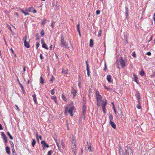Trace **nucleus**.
<instances>
[{
	"label": "nucleus",
	"mask_w": 155,
	"mask_h": 155,
	"mask_svg": "<svg viewBox=\"0 0 155 155\" xmlns=\"http://www.w3.org/2000/svg\"><path fill=\"white\" fill-rule=\"evenodd\" d=\"M128 9L127 7H126L125 8V15L126 16V18L127 19L128 18Z\"/></svg>",
	"instance_id": "a211bd4d"
},
{
	"label": "nucleus",
	"mask_w": 155,
	"mask_h": 155,
	"mask_svg": "<svg viewBox=\"0 0 155 155\" xmlns=\"http://www.w3.org/2000/svg\"><path fill=\"white\" fill-rule=\"evenodd\" d=\"M107 103V101L106 100L103 101L101 104L102 108H106V106Z\"/></svg>",
	"instance_id": "9b49d317"
},
{
	"label": "nucleus",
	"mask_w": 155,
	"mask_h": 155,
	"mask_svg": "<svg viewBox=\"0 0 155 155\" xmlns=\"http://www.w3.org/2000/svg\"><path fill=\"white\" fill-rule=\"evenodd\" d=\"M51 94L52 95H54V89H53L51 91Z\"/></svg>",
	"instance_id": "49530a36"
},
{
	"label": "nucleus",
	"mask_w": 155,
	"mask_h": 155,
	"mask_svg": "<svg viewBox=\"0 0 155 155\" xmlns=\"http://www.w3.org/2000/svg\"><path fill=\"white\" fill-rule=\"evenodd\" d=\"M68 70H64V69H63L62 70V73L65 74H68Z\"/></svg>",
	"instance_id": "f704fd0d"
},
{
	"label": "nucleus",
	"mask_w": 155,
	"mask_h": 155,
	"mask_svg": "<svg viewBox=\"0 0 155 155\" xmlns=\"http://www.w3.org/2000/svg\"><path fill=\"white\" fill-rule=\"evenodd\" d=\"M120 64L122 68H124L125 66V64L127 62L126 59H123L122 57H120Z\"/></svg>",
	"instance_id": "20e7f679"
},
{
	"label": "nucleus",
	"mask_w": 155,
	"mask_h": 155,
	"mask_svg": "<svg viewBox=\"0 0 155 155\" xmlns=\"http://www.w3.org/2000/svg\"><path fill=\"white\" fill-rule=\"evenodd\" d=\"M122 152L120 150V151H119V155H121V154H122Z\"/></svg>",
	"instance_id": "774afa93"
},
{
	"label": "nucleus",
	"mask_w": 155,
	"mask_h": 155,
	"mask_svg": "<svg viewBox=\"0 0 155 155\" xmlns=\"http://www.w3.org/2000/svg\"><path fill=\"white\" fill-rule=\"evenodd\" d=\"M40 83L42 84H44V80L43 78L42 77V76H41L40 77Z\"/></svg>",
	"instance_id": "c85d7f7f"
},
{
	"label": "nucleus",
	"mask_w": 155,
	"mask_h": 155,
	"mask_svg": "<svg viewBox=\"0 0 155 155\" xmlns=\"http://www.w3.org/2000/svg\"><path fill=\"white\" fill-rule=\"evenodd\" d=\"M102 96L101 95H97V96H96V98L97 100V101H102Z\"/></svg>",
	"instance_id": "ddd939ff"
},
{
	"label": "nucleus",
	"mask_w": 155,
	"mask_h": 155,
	"mask_svg": "<svg viewBox=\"0 0 155 155\" xmlns=\"http://www.w3.org/2000/svg\"><path fill=\"white\" fill-rule=\"evenodd\" d=\"M101 32H102L101 31V30H99V31L98 34V37H100L101 36Z\"/></svg>",
	"instance_id": "8fccbe9b"
},
{
	"label": "nucleus",
	"mask_w": 155,
	"mask_h": 155,
	"mask_svg": "<svg viewBox=\"0 0 155 155\" xmlns=\"http://www.w3.org/2000/svg\"><path fill=\"white\" fill-rule=\"evenodd\" d=\"M55 22L53 21H51V27L52 28H53L54 27V24H55Z\"/></svg>",
	"instance_id": "4c0bfd02"
},
{
	"label": "nucleus",
	"mask_w": 155,
	"mask_h": 155,
	"mask_svg": "<svg viewBox=\"0 0 155 155\" xmlns=\"http://www.w3.org/2000/svg\"><path fill=\"white\" fill-rule=\"evenodd\" d=\"M3 129L2 127L1 124H0V130H1Z\"/></svg>",
	"instance_id": "69168bd1"
},
{
	"label": "nucleus",
	"mask_w": 155,
	"mask_h": 155,
	"mask_svg": "<svg viewBox=\"0 0 155 155\" xmlns=\"http://www.w3.org/2000/svg\"><path fill=\"white\" fill-rule=\"evenodd\" d=\"M76 145L74 144V145H71V149L72 151L74 153V154L75 155H76Z\"/></svg>",
	"instance_id": "6e6552de"
},
{
	"label": "nucleus",
	"mask_w": 155,
	"mask_h": 155,
	"mask_svg": "<svg viewBox=\"0 0 155 155\" xmlns=\"http://www.w3.org/2000/svg\"><path fill=\"white\" fill-rule=\"evenodd\" d=\"M74 107H71L69 109L68 107H66L65 108V114H67V112L68 111V113L70 114V115L71 116H73V110H74Z\"/></svg>",
	"instance_id": "f257e3e1"
},
{
	"label": "nucleus",
	"mask_w": 155,
	"mask_h": 155,
	"mask_svg": "<svg viewBox=\"0 0 155 155\" xmlns=\"http://www.w3.org/2000/svg\"><path fill=\"white\" fill-rule=\"evenodd\" d=\"M86 65L87 67V74L88 77H89L90 75V71L89 70V65L88 64L87 61H86Z\"/></svg>",
	"instance_id": "9d476101"
},
{
	"label": "nucleus",
	"mask_w": 155,
	"mask_h": 155,
	"mask_svg": "<svg viewBox=\"0 0 155 155\" xmlns=\"http://www.w3.org/2000/svg\"><path fill=\"white\" fill-rule=\"evenodd\" d=\"M51 98L52 99H53L54 101L56 103V104L57 103V98H56V97L55 96H51Z\"/></svg>",
	"instance_id": "4be33fe9"
},
{
	"label": "nucleus",
	"mask_w": 155,
	"mask_h": 155,
	"mask_svg": "<svg viewBox=\"0 0 155 155\" xmlns=\"http://www.w3.org/2000/svg\"><path fill=\"white\" fill-rule=\"evenodd\" d=\"M9 143H10V144L11 145V147H12V148L14 147V144L12 142V141H9Z\"/></svg>",
	"instance_id": "a19ab883"
},
{
	"label": "nucleus",
	"mask_w": 155,
	"mask_h": 155,
	"mask_svg": "<svg viewBox=\"0 0 155 155\" xmlns=\"http://www.w3.org/2000/svg\"><path fill=\"white\" fill-rule=\"evenodd\" d=\"M77 31L78 32H80V28L79 24H78L77 26Z\"/></svg>",
	"instance_id": "58836bf2"
},
{
	"label": "nucleus",
	"mask_w": 155,
	"mask_h": 155,
	"mask_svg": "<svg viewBox=\"0 0 155 155\" xmlns=\"http://www.w3.org/2000/svg\"><path fill=\"white\" fill-rule=\"evenodd\" d=\"M132 56L133 57H136V54L134 52H133V53H132Z\"/></svg>",
	"instance_id": "5fc2aeb1"
},
{
	"label": "nucleus",
	"mask_w": 155,
	"mask_h": 155,
	"mask_svg": "<svg viewBox=\"0 0 155 155\" xmlns=\"http://www.w3.org/2000/svg\"><path fill=\"white\" fill-rule=\"evenodd\" d=\"M82 118H83L84 119L85 118V114H82Z\"/></svg>",
	"instance_id": "e2e57ef3"
},
{
	"label": "nucleus",
	"mask_w": 155,
	"mask_h": 155,
	"mask_svg": "<svg viewBox=\"0 0 155 155\" xmlns=\"http://www.w3.org/2000/svg\"><path fill=\"white\" fill-rule=\"evenodd\" d=\"M93 41L92 39H91L90 41V46L93 47Z\"/></svg>",
	"instance_id": "393cba45"
},
{
	"label": "nucleus",
	"mask_w": 155,
	"mask_h": 155,
	"mask_svg": "<svg viewBox=\"0 0 155 155\" xmlns=\"http://www.w3.org/2000/svg\"><path fill=\"white\" fill-rule=\"evenodd\" d=\"M125 150L126 151V155H133V152L131 149L130 147H125ZM124 155H125V154Z\"/></svg>",
	"instance_id": "f03ea898"
},
{
	"label": "nucleus",
	"mask_w": 155,
	"mask_h": 155,
	"mask_svg": "<svg viewBox=\"0 0 155 155\" xmlns=\"http://www.w3.org/2000/svg\"><path fill=\"white\" fill-rule=\"evenodd\" d=\"M113 119V117L112 114H110L109 116V119L110 120V121H112Z\"/></svg>",
	"instance_id": "7c9ffc66"
},
{
	"label": "nucleus",
	"mask_w": 155,
	"mask_h": 155,
	"mask_svg": "<svg viewBox=\"0 0 155 155\" xmlns=\"http://www.w3.org/2000/svg\"><path fill=\"white\" fill-rule=\"evenodd\" d=\"M140 74L141 76H143L145 74V73L143 69L141 70L140 72Z\"/></svg>",
	"instance_id": "bb28decb"
},
{
	"label": "nucleus",
	"mask_w": 155,
	"mask_h": 155,
	"mask_svg": "<svg viewBox=\"0 0 155 155\" xmlns=\"http://www.w3.org/2000/svg\"><path fill=\"white\" fill-rule=\"evenodd\" d=\"M104 87L106 89H107V90H109V88L108 87H107L106 86L104 85Z\"/></svg>",
	"instance_id": "338daca9"
},
{
	"label": "nucleus",
	"mask_w": 155,
	"mask_h": 155,
	"mask_svg": "<svg viewBox=\"0 0 155 155\" xmlns=\"http://www.w3.org/2000/svg\"><path fill=\"white\" fill-rule=\"evenodd\" d=\"M36 138L38 142H39V138L41 140H42V137L41 135L38 136V133H36Z\"/></svg>",
	"instance_id": "aec40b11"
},
{
	"label": "nucleus",
	"mask_w": 155,
	"mask_h": 155,
	"mask_svg": "<svg viewBox=\"0 0 155 155\" xmlns=\"http://www.w3.org/2000/svg\"><path fill=\"white\" fill-rule=\"evenodd\" d=\"M5 149L7 153L9 155L10 154V151L9 147L8 146H7L5 147Z\"/></svg>",
	"instance_id": "6ab92c4d"
},
{
	"label": "nucleus",
	"mask_w": 155,
	"mask_h": 155,
	"mask_svg": "<svg viewBox=\"0 0 155 155\" xmlns=\"http://www.w3.org/2000/svg\"><path fill=\"white\" fill-rule=\"evenodd\" d=\"M19 84L20 85V86L21 89L22 91L23 92H24L25 91V90H24V87L22 86V84L19 82Z\"/></svg>",
	"instance_id": "c756f323"
},
{
	"label": "nucleus",
	"mask_w": 155,
	"mask_h": 155,
	"mask_svg": "<svg viewBox=\"0 0 155 155\" xmlns=\"http://www.w3.org/2000/svg\"><path fill=\"white\" fill-rule=\"evenodd\" d=\"M14 15H15L17 16V17H18V13L17 12H15V14H14Z\"/></svg>",
	"instance_id": "0e129e2a"
},
{
	"label": "nucleus",
	"mask_w": 155,
	"mask_h": 155,
	"mask_svg": "<svg viewBox=\"0 0 155 155\" xmlns=\"http://www.w3.org/2000/svg\"><path fill=\"white\" fill-rule=\"evenodd\" d=\"M71 142H72V145H74V144L76 145V141L73 139H72Z\"/></svg>",
	"instance_id": "79ce46f5"
},
{
	"label": "nucleus",
	"mask_w": 155,
	"mask_h": 155,
	"mask_svg": "<svg viewBox=\"0 0 155 155\" xmlns=\"http://www.w3.org/2000/svg\"><path fill=\"white\" fill-rule=\"evenodd\" d=\"M39 46V42H38L36 44V47L37 49H38Z\"/></svg>",
	"instance_id": "3c124183"
},
{
	"label": "nucleus",
	"mask_w": 155,
	"mask_h": 155,
	"mask_svg": "<svg viewBox=\"0 0 155 155\" xmlns=\"http://www.w3.org/2000/svg\"><path fill=\"white\" fill-rule=\"evenodd\" d=\"M95 94H96V96H97V95L98 96V95H101L100 94L99 91H98L97 90L96 91Z\"/></svg>",
	"instance_id": "de8ad7c7"
},
{
	"label": "nucleus",
	"mask_w": 155,
	"mask_h": 155,
	"mask_svg": "<svg viewBox=\"0 0 155 155\" xmlns=\"http://www.w3.org/2000/svg\"><path fill=\"white\" fill-rule=\"evenodd\" d=\"M7 134H8V135L9 136V138L11 140H12L13 139V137L12 136V135H11V134H10V133H9V132H7Z\"/></svg>",
	"instance_id": "2f4dec72"
},
{
	"label": "nucleus",
	"mask_w": 155,
	"mask_h": 155,
	"mask_svg": "<svg viewBox=\"0 0 155 155\" xmlns=\"http://www.w3.org/2000/svg\"><path fill=\"white\" fill-rule=\"evenodd\" d=\"M32 96L33 97V100L35 102V104H37L38 103H37V101L36 95L33 94V95H32Z\"/></svg>",
	"instance_id": "dca6fc26"
},
{
	"label": "nucleus",
	"mask_w": 155,
	"mask_h": 155,
	"mask_svg": "<svg viewBox=\"0 0 155 155\" xmlns=\"http://www.w3.org/2000/svg\"><path fill=\"white\" fill-rule=\"evenodd\" d=\"M61 145L63 149H64V144L63 140H61Z\"/></svg>",
	"instance_id": "c9c22d12"
},
{
	"label": "nucleus",
	"mask_w": 155,
	"mask_h": 155,
	"mask_svg": "<svg viewBox=\"0 0 155 155\" xmlns=\"http://www.w3.org/2000/svg\"><path fill=\"white\" fill-rule=\"evenodd\" d=\"M36 141L35 140L33 139L32 140V142L31 145L33 147H34L35 146V144L36 143Z\"/></svg>",
	"instance_id": "72a5a7b5"
},
{
	"label": "nucleus",
	"mask_w": 155,
	"mask_h": 155,
	"mask_svg": "<svg viewBox=\"0 0 155 155\" xmlns=\"http://www.w3.org/2000/svg\"><path fill=\"white\" fill-rule=\"evenodd\" d=\"M61 44L62 45V46H64L66 48H68L69 47L68 46V44L64 41L63 36L61 35Z\"/></svg>",
	"instance_id": "7ed1b4c3"
},
{
	"label": "nucleus",
	"mask_w": 155,
	"mask_h": 155,
	"mask_svg": "<svg viewBox=\"0 0 155 155\" xmlns=\"http://www.w3.org/2000/svg\"><path fill=\"white\" fill-rule=\"evenodd\" d=\"M12 151L13 153H16L15 152V150L14 149V147L12 148Z\"/></svg>",
	"instance_id": "6e6d98bb"
},
{
	"label": "nucleus",
	"mask_w": 155,
	"mask_h": 155,
	"mask_svg": "<svg viewBox=\"0 0 155 155\" xmlns=\"http://www.w3.org/2000/svg\"><path fill=\"white\" fill-rule=\"evenodd\" d=\"M40 57L41 59L42 60L43 58V57L42 55L41 54L40 55Z\"/></svg>",
	"instance_id": "bf43d9fd"
},
{
	"label": "nucleus",
	"mask_w": 155,
	"mask_h": 155,
	"mask_svg": "<svg viewBox=\"0 0 155 155\" xmlns=\"http://www.w3.org/2000/svg\"><path fill=\"white\" fill-rule=\"evenodd\" d=\"M82 114H85L86 107L85 105H83L82 107Z\"/></svg>",
	"instance_id": "2eb2a0df"
},
{
	"label": "nucleus",
	"mask_w": 155,
	"mask_h": 155,
	"mask_svg": "<svg viewBox=\"0 0 155 155\" xmlns=\"http://www.w3.org/2000/svg\"><path fill=\"white\" fill-rule=\"evenodd\" d=\"M41 143L42 145V146L43 147V150H45L46 147L48 148L49 147V145L45 143L44 140H43L41 141Z\"/></svg>",
	"instance_id": "39448f33"
},
{
	"label": "nucleus",
	"mask_w": 155,
	"mask_h": 155,
	"mask_svg": "<svg viewBox=\"0 0 155 155\" xmlns=\"http://www.w3.org/2000/svg\"><path fill=\"white\" fill-rule=\"evenodd\" d=\"M112 104H113V109H114V112L116 114V112H116V109H115V106H114V103H113V102H112Z\"/></svg>",
	"instance_id": "37998d69"
},
{
	"label": "nucleus",
	"mask_w": 155,
	"mask_h": 155,
	"mask_svg": "<svg viewBox=\"0 0 155 155\" xmlns=\"http://www.w3.org/2000/svg\"><path fill=\"white\" fill-rule=\"evenodd\" d=\"M109 123L112 128L114 129L116 128V125L113 122L110 121Z\"/></svg>",
	"instance_id": "4468645a"
},
{
	"label": "nucleus",
	"mask_w": 155,
	"mask_h": 155,
	"mask_svg": "<svg viewBox=\"0 0 155 155\" xmlns=\"http://www.w3.org/2000/svg\"><path fill=\"white\" fill-rule=\"evenodd\" d=\"M52 153H53L52 150H50L48 151L47 155H51Z\"/></svg>",
	"instance_id": "ea45409f"
},
{
	"label": "nucleus",
	"mask_w": 155,
	"mask_h": 155,
	"mask_svg": "<svg viewBox=\"0 0 155 155\" xmlns=\"http://www.w3.org/2000/svg\"><path fill=\"white\" fill-rule=\"evenodd\" d=\"M62 99L64 101H66V98H65V97L64 96V95L62 94Z\"/></svg>",
	"instance_id": "a18cd8bd"
},
{
	"label": "nucleus",
	"mask_w": 155,
	"mask_h": 155,
	"mask_svg": "<svg viewBox=\"0 0 155 155\" xmlns=\"http://www.w3.org/2000/svg\"><path fill=\"white\" fill-rule=\"evenodd\" d=\"M1 135L3 139L5 140V143H7L8 142L7 137L4 133L3 132H1Z\"/></svg>",
	"instance_id": "0eeeda50"
},
{
	"label": "nucleus",
	"mask_w": 155,
	"mask_h": 155,
	"mask_svg": "<svg viewBox=\"0 0 155 155\" xmlns=\"http://www.w3.org/2000/svg\"><path fill=\"white\" fill-rule=\"evenodd\" d=\"M71 93L73 94L74 96H75L76 93V91L74 89H72L71 91Z\"/></svg>",
	"instance_id": "a878e982"
},
{
	"label": "nucleus",
	"mask_w": 155,
	"mask_h": 155,
	"mask_svg": "<svg viewBox=\"0 0 155 155\" xmlns=\"http://www.w3.org/2000/svg\"><path fill=\"white\" fill-rule=\"evenodd\" d=\"M33 9V7H30V8H28L27 9V11L28 12H32Z\"/></svg>",
	"instance_id": "473e14b6"
},
{
	"label": "nucleus",
	"mask_w": 155,
	"mask_h": 155,
	"mask_svg": "<svg viewBox=\"0 0 155 155\" xmlns=\"http://www.w3.org/2000/svg\"><path fill=\"white\" fill-rule=\"evenodd\" d=\"M111 76L110 75H107V79L109 83H111L113 81L111 80Z\"/></svg>",
	"instance_id": "f8f14e48"
},
{
	"label": "nucleus",
	"mask_w": 155,
	"mask_h": 155,
	"mask_svg": "<svg viewBox=\"0 0 155 155\" xmlns=\"http://www.w3.org/2000/svg\"><path fill=\"white\" fill-rule=\"evenodd\" d=\"M40 33H41V37L43 36L45 34V33H44V31L43 30H41Z\"/></svg>",
	"instance_id": "e433bc0d"
},
{
	"label": "nucleus",
	"mask_w": 155,
	"mask_h": 155,
	"mask_svg": "<svg viewBox=\"0 0 155 155\" xmlns=\"http://www.w3.org/2000/svg\"><path fill=\"white\" fill-rule=\"evenodd\" d=\"M138 104H140V99H137Z\"/></svg>",
	"instance_id": "13d9d810"
},
{
	"label": "nucleus",
	"mask_w": 155,
	"mask_h": 155,
	"mask_svg": "<svg viewBox=\"0 0 155 155\" xmlns=\"http://www.w3.org/2000/svg\"><path fill=\"white\" fill-rule=\"evenodd\" d=\"M53 78V76L52 75L51 78H50V81H51L52 82L53 81H54V80Z\"/></svg>",
	"instance_id": "864d4df0"
},
{
	"label": "nucleus",
	"mask_w": 155,
	"mask_h": 155,
	"mask_svg": "<svg viewBox=\"0 0 155 155\" xmlns=\"http://www.w3.org/2000/svg\"><path fill=\"white\" fill-rule=\"evenodd\" d=\"M133 75L134 77V81L136 82L138 84V83L137 80L138 79L137 77L134 73L133 74Z\"/></svg>",
	"instance_id": "f3484780"
},
{
	"label": "nucleus",
	"mask_w": 155,
	"mask_h": 155,
	"mask_svg": "<svg viewBox=\"0 0 155 155\" xmlns=\"http://www.w3.org/2000/svg\"><path fill=\"white\" fill-rule=\"evenodd\" d=\"M32 12L33 13H35L37 12V11L36 10L33 9Z\"/></svg>",
	"instance_id": "680f3d73"
},
{
	"label": "nucleus",
	"mask_w": 155,
	"mask_h": 155,
	"mask_svg": "<svg viewBox=\"0 0 155 155\" xmlns=\"http://www.w3.org/2000/svg\"><path fill=\"white\" fill-rule=\"evenodd\" d=\"M135 96L137 97V99H140V93L138 92H137L136 93Z\"/></svg>",
	"instance_id": "b1692460"
},
{
	"label": "nucleus",
	"mask_w": 155,
	"mask_h": 155,
	"mask_svg": "<svg viewBox=\"0 0 155 155\" xmlns=\"http://www.w3.org/2000/svg\"><path fill=\"white\" fill-rule=\"evenodd\" d=\"M101 101H97V104L98 106H100L101 105Z\"/></svg>",
	"instance_id": "09e8293b"
},
{
	"label": "nucleus",
	"mask_w": 155,
	"mask_h": 155,
	"mask_svg": "<svg viewBox=\"0 0 155 155\" xmlns=\"http://www.w3.org/2000/svg\"><path fill=\"white\" fill-rule=\"evenodd\" d=\"M137 107L138 109H140L141 107L140 104H137Z\"/></svg>",
	"instance_id": "c03bdc74"
},
{
	"label": "nucleus",
	"mask_w": 155,
	"mask_h": 155,
	"mask_svg": "<svg viewBox=\"0 0 155 155\" xmlns=\"http://www.w3.org/2000/svg\"><path fill=\"white\" fill-rule=\"evenodd\" d=\"M146 54L148 56H150L151 55V53L150 52H148Z\"/></svg>",
	"instance_id": "4d7b16f0"
},
{
	"label": "nucleus",
	"mask_w": 155,
	"mask_h": 155,
	"mask_svg": "<svg viewBox=\"0 0 155 155\" xmlns=\"http://www.w3.org/2000/svg\"><path fill=\"white\" fill-rule=\"evenodd\" d=\"M54 140L55 142L56 143V145L58 147L59 150L61 151V148L59 147V143L57 142V139H54Z\"/></svg>",
	"instance_id": "412c9836"
},
{
	"label": "nucleus",
	"mask_w": 155,
	"mask_h": 155,
	"mask_svg": "<svg viewBox=\"0 0 155 155\" xmlns=\"http://www.w3.org/2000/svg\"><path fill=\"white\" fill-rule=\"evenodd\" d=\"M48 21L46 19H44L41 21V25H44Z\"/></svg>",
	"instance_id": "5701e85b"
},
{
	"label": "nucleus",
	"mask_w": 155,
	"mask_h": 155,
	"mask_svg": "<svg viewBox=\"0 0 155 155\" xmlns=\"http://www.w3.org/2000/svg\"><path fill=\"white\" fill-rule=\"evenodd\" d=\"M27 37L25 36L23 38L24 44V46L27 48H30V45L29 43L26 41Z\"/></svg>",
	"instance_id": "423d86ee"
},
{
	"label": "nucleus",
	"mask_w": 155,
	"mask_h": 155,
	"mask_svg": "<svg viewBox=\"0 0 155 155\" xmlns=\"http://www.w3.org/2000/svg\"><path fill=\"white\" fill-rule=\"evenodd\" d=\"M102 109H103V112L104 113H106V108H104H104H102Z\"/></svg>",
	"instance_id": "052dcab7"
},
{
	"label": "nucleus",
	"mask_w": 155,
	"mask_h": 155,
	"mask_svg": "<svg viewBox=\"0 0 155 155\" xmlns=\"http://www.w3.org/2000/svg\"><path fill=\"white\" fill-rule=\"evenodd\" d=\"M100 13V11L99 10H97L96 11V13L97 15L99 14Z\"/></svg>",
	"instance_id": "603ef678"
},
{
	"label": "nucleus",
	"mask_w": 155,
	"mask_h": 155,
	"mask_svg": "<svg viewBox=\"0 0 155 155\" xmlns=\"http://www.w3.org/2000/svg\"><path fill=\"white\" fill-rule=\"evenodd\" d=\"M41 43L42 45V47L43 48H44L47 50L48 49V48L46 46V44L44 43V40L43 39H41Z\"/></svg>",
	"instance_id": "1a4fd4ad"
},
{
	"label": "nucleus",
	"mask_w": 155,
	"mask_h": 155,
	"mask_svg": "<svg viewBox=\"0 0 155 155\" xmlns=\"http://www.w3.org/2000/svg\"><path fill=\"white\" fill-rule=\"evenodd\" d=\"M87 150L89 151H91V147L89 145H87Z\"/></svg>",
	"instance_id": "cd10ccee"
}]
</instances>
